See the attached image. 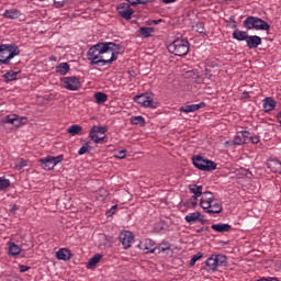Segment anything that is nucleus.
<instances>
[{
	"label": "nucleus",
	"mask_w": 281,
	"mask_h": 281,
	"mask_svg": "<svg viewBox=\"0 0 281 281\" xmlns=\"http://www.w3.org/2000/svg\"><path fill=\"white\" fill-rule=\"evenodd\" d=\"M122 52V45L113 42H99L89 48L87 58L90 65H97L98 67H105V65H113L117 60Z\"/></svg>",
	"instance_id": "1"
},
{
	"label": "nucleus",
	"mask_w": 281,
	"mask_h": 281,
	"mask_svg": "<svg viewBox=\"0 0 281 281\" xmlns=\"http://www.w3.org/2000/svg\"><path fill=\"white\" fill-rule=\"evenodd\" d=\"M227 265V256L225 255H212L205 260L204 271L206 273H216L218 267H225Z\"/></svg>",
	"instance_id": "2"
},
{
	"label": "nucleus",
	"mask_w": 281,
	"mask_h": 281,
	"mask_svg": "<svg viewBox=\"0 0 281 281\" xmlns=\"http://www.w3.org/2000/svg\"><path fill=\"white\" fill-rule=\"evenodd\" d=\"M21 50H19V46L14 44H2L0 45V63L2 65H10V60L14 58V56H19Z\"/></svg>",
	"instance_id": "3"
},
{
	"label": "nucleus",
	"mask_w": 281,
	"mask_h": 281,
	"mask_svg": "<svg viewBox=\"0 0 281 281\" xmlns=\"http://www.w3.org/2000/svg\"><path fill=\"white\" fill-rule=\"evenodd\" d=\"M168 50L175 56H188L190 42L186 38H178L168 45Z\"/></svg>",
	"instance_id": "4"
},
{
	"label": "nucleus",
	"mask_w": 281,
	"mask_h": 281,
	"mask_svg": "<svg viewBox=\"0 0 281 281\" xmlns=\"http://www.w3.org/2000/svg\"><path fill=\"white\" fill-rule=\"evenodd\" d=\"M212 201H214V193L206 191L200 199V206L206 214H221L223 212V205L217 206V209L212 207Z\"/></svg>",
	"instance_id": "5"
},
{
	"label": "nucleus",
	"mask_w": 281,
	"mask_h": 281,
	"mask_svg": "<svg viewBox=\"0 0 281 281\" xmlns=\"http://www.w3.org/2000/svg\"><path fill=\"white\" fill-rule=\"evenodd\" d=\"M243 25L246 30L268 31L271 29V25H269V23H267L265 20L256 18L254 15H249L248 18H246Z\"/></svg>",
	"instance_id": "6"
},
{
	"label": "nucleus",
	"mask_w": 281,
	"mask_h": 281,
	"mask_svg": "<svg viewBox=\"0 0 281 281\" xmlns=\"http://www.w3.org/2000/svg\"><path fill=\"white\" fill-rule=\"evenodd\" d=\"M192 164L198 168V170H203L204 172H212V170H216V162L201 155L193 156Z\"/></svg>",
	"instance_id": "7"
},
{
	"label": "nucleus",
	"mask_w": 281,
	"mask_h": 281,
	"mask_svg": "<svg viewBox=\"0 0 281 281\" xmlns=\"http://www.w3.org/2000/svg\"><path fill=\"white\" fill-rule=\"evenodd\" d=\"M135 102L145 106V109H157V102H155V95L150 92L138 94L135 97Z\"/></svg>",
	"instance_id": "8"
},
{
	"label": "nucleus",
	"mask_w": 281,
	"mask_h": 281,
	"mask_svg": "<svg viewBox=\"0 0 281 281\" xmlns=\"http://www.w3.org/2000/svg\"><path fill=\"white\" fill-rule=\"evenodd\" d=\"M63 159H65V156L59 155V156H46L44 158L40 159V164L43 168V170H54V168H56V166H58V164H60V161H63Z\"/></svg>",
	"instance_id": "9"
},
{
	"label": "nucleus",
	"mask_w": 281,
	"mask_h": 281,
	"mask_svg": "<svg viewBox=\"0 0 281 281\" xmlns=\"http://www.w3.org/2000/svg\"><path fill=\"white\" fill-rule=\"evenodd\" d=\"M61 82L68 91H78V89L82 88V82H80V79L75 76L64 77Z\"/></svg>",
	"instance_id": "10"
},
{
	"label": "nucleus",
	"mask_w": 281,
	"mask_h": 281,
	"mask_svg": "<svg viewBox=\"0 0 281 281\" xmlns=\"http://www.w3.org/2000/svg\"><path fill=\"white\" fill-rule=\"evenodd\" d=\"M117 14L121 16V19L131 21V19H133V14H135V10L131 8V4L122 2L117 7Z\"/></svg>",
	"instance_id": "11"
},
{
	"label": "nucleus",
	"mask_w": 281,
	"mask_h": 281,
	"mask_svg": "<svg viewBox=\"0 0 281 281\" xmlns=\"http://www.w3.org/2000/svg\"><path fill=\"white\" fill-rule=\"evenodd\" d=\"M119 240L124 249H131L133 243H135V235L131 231H123L119 235Z\"/></svg>",
	"instance_id": "12"
},
{
	"label": "nucleus",
	"mask_w": 281,
	"mask_h": 281,
	"mask_svg": "<svg viewBox=\"0 0 281 281\" xmlns=\"http://www.w3.org/2000/svg\"><path fill=\"white\" fill-rule=\"evenodd\" d=\"M98 133H100L101 135H104V133H106V127L105 126L100 127L97 125L92 126L89 133V137L92 142H94V144H100L104 139V137H99Z\"/></svg>",
	"instance_id": "13"
},
{
	"label": "nucleus",
	"mask_w": 281,
	"mask_h": 281,
	"mask_svg": "<svg viewBox=\"0 0 281 281\" xmlns=\"http://www.w3.org/2000/svg\"><path fill=\"white\" fill-rule=\"evenodd\" d=\"M156 247L157 246H155V241L153 239H144L137 245V248L145 254H155V251H157Z\"/></svg>",
	"instance_id": "14"
},
{
	"label": "nucleus",
	"mask_w": 281,
	"mask_h": 281,
	"mask_svg": "<svg viewBox=\"0 0 281 281\" xmlns=\"http://www.w3.org/2000/svg\"><path fill=\"white\" fill-rule=\"evenodd\" d=\"M235 146H243V144H249V132L241 131L237 132L234 138Z\"/></svg>",
	"instance_id": "15"
},
{
	"label": "nucleus",
	"mask_w": 281,
	"mask_h": 281,
	"mask_svg": "<svg viewBox=\"0 0 281 281\" xmlns=\"http://www.w3.org/2000/svg\"><path fill=\"white\" fill-rule=\"evenodd\" d=\"M246 45L248 49H256L259 45H262V38L258 35H248Z\"/></svg>",
	"instance_id": "16"
},
{
	"label": "nucleus",
	"mask_w": 281,
	"mask_h": 281,
	"mask_svg": "<svg viewBox=\"0 0 281 281\" xmlns=\"http://www.w3.org/2000/svg\"><path fill=\"white\" fill-rule=\"evenodd\" d=\"M189 191L191 192V194H193V201H196V199H199L200 196L201 199H203V194H205V192H203V186L199 184H189Z\"/></svg>",
	"instance_id": "17"
},
{
	"label": "nucleus",
	"mask_w": 281,
	"mask_h": 281,
	"mask_svg": "<svg viewBox=\"0 0 281 281\" xmlns=\"http://www.w3.org/2000/svg\"><path fill=\"white\" fill-rule=\"evenodd\" d=\"M199 109H205V102H200L198 104H189L180 108L181 113H194Z\"/></svg>",
	"instance_id": "18"
},
{
	"label": "nucleus",
	"mask_w": 281,
	"mask_h": 281,
	"mask_svg": "<svg viewBox=\"0 0 281 281\" xmlns=\"http://www.w3.org/2000/svg\"><path fill=\"white\" fill-rule=\"evenodd\" d=\"M267 168L277 175H281V161L278 158L268 159Z\"/></svg>",
	"instance_id": "19"
},
{
	"label": "nucleus",
	"mask_w": 281,
	"mask_h": 281,
	"mask_svg": "<svg viewBox=\"0 0 281 281\" xmlns=\"http://www.w3.org/2000/svg\"><path fill=\"white\" fill-rule=\"evenodd\" d=\"M56 258H57V260H64V262H67V261L71 260V250H69L67 248H60L56 252Z\"/></svg>",
	"instance_id": "20"
},
{
	"label": "nucleus",
	"mask_w": 281,
	"mask_h": 281,
	"mask_svg": "<svg viewBox=\"0 0 281 281\" xmlns=\"http://www.w3.org/2000/svg\"><path fill=\"white\" fill-rule=\"evenodd\" d=\"M211 228L214 229V232H217V234H225L226 232H232V225L229 224H212Z\"/></svg>",
	"instance_id": "21"
},
{
	"label": "nucleus",
	"mask_w": 281,
	"mask_h": 281,
	"mask_svg": "<svg viewBox=\"0 0 281 281\" xmlns=\"http://www.w3.org/2000/svg\"><path fill=\"white\" fill-rule=\"evenodd\" d=\"M71 69V66H69L68 63H60L58 66H56L55 71L56 74H59V76H67Z\"/></svg>",
	"instance_id": "22"
},
{
	"label": "nucleus",
	"mask_w": 281,
	"mask_h": 281,
	"mask_svg": "<svg viewBox=\"0 0 281 281\" xmlns=\"http://www.w3.org/2000/svg\"><path fill=\"white\" fill-rule=\"evenodd\" d=\"M276 100H273V98L268 97L263 100V111H266V113H269L271 111H273L276 109Z\"/></svg>",
	"instance_id": "23"
},
{
	"label": "nucleus",
	"mask_w": 281,
	"mask_h": 281,
	"mask_svg": "<svg viewBox=\"0 0 281 281\" xmlns=\"http://www.w3.org/2000/svg\"><path fill=\"white\" fill-rule=\"evenodd\" d=\"M2 16H4V19H11V20L19 19V16H21V11L18 9H9L4 11Z\"/></svg>",
	"instance_id": "24"
},
{
	"label": "nucleus",
	"mask_w": 281,
	"mask_h": 281,
	"mask_svg": "<svg viewBox=\"0 0 281 281\" xmlns=\"http://www.w3.org/2000/svg\"><path fill=\"white\" fill-rule=\"evenodd\" d=\"M200 216H201V212L195 211L193 213L186 215L184 221H187L189 225H194V223H199Z\"/></svg>",
	"instance_id": "25"
},
{
	"label": "nucleus",
	"mask_w": 281,
	"mask_h": 281,
	"mask_svg": "<svg viewBox=\"0 0 281 281\" xmlns=\"http://www.w3.org/2000/svg\"><path fill=\"white\" fill-rule=\"evenodd\" d=\"M248 34L245 31H240V30H235L233 32V38H235V41H247Z\"/></svg>",
	"instance_id": "26"
},
{
	"label": "nucleus",
	"mask_w": 281,
	"mask_h": 281,
	"mask_svg": "<svg viewBox=\"0 0 281 281\" xmlns=\"http://www.w3.org/2000/svg\"><path fill=\"white\" fill-rule=\"evenodd\" d=\"M9 256H19L21 254V247L19 245L10 241L9 244Z\"/></svg>",
	"instance_id": "27"
},
{
	"label": "nucleus",
	"mask_w": 281,
	"mask_h": 281,
	"mask_svg": "<svg viewBox=\"0 0 281 281\" xmlns=\"http://www.w3.org/2000/svg\"><path fill=\"white\" fill-rule=\"evenodd\" d=\"M186 78L195 79V82H198V85H201V82H203V77H201V75L196 74L194 70L187 71L186 72Z\"/></svg>",
	"instance_id": "28"
},
{
	"label": "nucleus",
	"mask_w": 281,
	"mask_h": 281,
	"mask_svg": "<svg viewBox=\"0 0 281 281\" xmlns=\"http://www.w3.org/2000/svg\"><path fill=\"white\" fill-rule=\"evenodd\" d=\"M94 100L97 104H104V102L109 100V95H106V93L104 92H97L94 93Z\"/></svg>",
	"instance_id": "29"
},
{
	"label": "nucleus",
	"mask_w": 281,
	"mask_h": 281,
	"mask_svg": "<svg viewBox=\"0 0 281 281\" xmlns=\"http://www.w3.org/2000/svg\"><path fill=\"white\" fill-rule=\"evenodd\" d=\"M16 76H19V71L10 70L3 75V78H4L5 82H12V81L16 80Z\"/></svg>",
	"instance_id": "30"
},
{
	"label": "nucleus",
	"mask_w": 281,
	"mask_h": 281,
	"mask_svg": "<svg viewBox=\"0 0 281 281\" xmlns=\"http://www.w3.org/2000/svg\"><path fill=\"white\" fill-rule=\"evenodd\" d=\"M81 131L82 126L78 124L71 125L67 128V133H69V135H72V137H75V135H78Z\"/></svg>",
	"instance_id": "31"
},
{
	"label": "nucleus",
	"mask_w": 281,
	"mask_h": 281,
	"mask_svg": "<svg viewBox=\"0 0 281 281\" xmlns=\"http://www.w3.org/2000/svg\"><path fill=\"white\" fill-rule=\"evenodd\" d=\"M4 124H13V126H19L16 123V114H9L3 119Z\"/></svg>",
	"instance_id": "32"
},
{
	"label": "nucleus",
	"mask_w": 281,
	"mask_h": 281,
	"mask_svg": "<svg viewBox=\"0 0 281 281\" xmlns=\"http://www.w3.org/2000/svg\"><path fill=\"white\" fill-rule=\"evenodd\" d=\"M153 32H155V30L153 27H140L139 29V33L142 34V36H144V38H149V36L153 35Z\"/></svg>",
	"instance_id": "33"
},
{
	"label": "nucleus",
	"mask_w": 281,
	"mask_h": 281,
	"mask_svg": "<svg viewBox=\"0 0 281 281\" xmlns=\"http://www.w3.org/2000/svg\"><path fill=\"white\" fill-rule=\"evenodd\" d=\"M100 260H102V255L97 254L92 258H90L88 266L95 267V265H98V262H100Z\"/></svg>",
	"instance_id": "34"
},
{
	"label": "nucleus",
	"mask_w": 281,
	"mask_h": 281,
	"mask_svg": "<svg viewBox=\"0 0 281 281\" xmlns=\"http://www.w3.org/2000/svg\"><path fill=\"white\" fill-rule=\"evenodd\" d=\"M131 123L134 125L140 124L144 126L146 124V120L143 116H132Z\"/></svg>",
	"instance_id": "35"
},
{
	"label": "nucleus",
	"mask_w": 281,
	"mask_h": 281,
	"mask_svg": "<svg viewBox=\"0 0 281 281\" xmlns=\"http://www.w3.org/2000/svg\"><path fill=\"white\" fill-rule=\"evenodd\" d=\"M8 188H10V179L0 177V190H8Z\"/></svg>",
	"instance_id": "36"
},
{
	"label": "nucleus",
	"mask_w": 281,
	"mask_h": 281,
	"mask_svg": "<svg viewBox=\"0 0 281 281\" xmlns=\"http://www.w3.org/2000/svg\"><path fill=\"white\" fill-rule=\"evenodd\" d=\"M128 3V5H146L148 3V0H125Z\"/></svg>",
	"instance_id": "37"
},
{
	"label": "nucleus",
	"mask_w": 281,
	"mask_h": 281,
	"mask_svg": "<svg viewBox=\"0 0 281 281\" xmlns=\"http://www.w3.org/2000/svg\"><path fill=\"white\" fill-rule=\"evenodd\" d=\"M168 249H170V244H168V243H162L159 246H156V251H158V254L168 251Z\"/></svg>",
	"instance_id": "38"
},
{
	"label": "nucleus",
	"mask_w": 281,
	"mask_h": 281,
	"mask_svg": "<svg viewBox=\"0 0 281 281\" xmlns=\"http://www.w3.org/2000/svg\"><path fill=\"white\" fill-rule=\"evenodd\" d=\"M201 258H203V254L201 252L193 255L190 260V267H194V265H196L198 260H201Z\"/></svg>",
	"instance_id": "39"
},
{
	"label": "nucleus",
	"mask_w": 281,
	"mask_h": 281,
	"mask_svg": "<svg viewBox=\"0 0 281 281\" xmlns=\"http://www.w3.org/2000/svg\"><path fill=\"white\" fill-rule=\"evenodd\" d=\"M194 29L199 34H205V24L203 22H198Z\"/></svg>",
	"instance_id": "40"
},
{
	"label": "nucleus",
	"mask_w": 281,
	"mask_h": 281,
	"mask_svg": "<svg viewBox=\"0 0 281 281\" xmlns=\"http://www.w3.org/2000/svg\"><path fill=\"white\" fill-rule=\"evenodd\" d=\"M53 1H54L53 2L54 8H57V9L64 8L65 4L67 3V0H53Z\"/></svg>",
	"instance_id": "41"
},
{
	"label": "nucleus",
	"mask_w": 281,
	"mask_h": 281,
	"mask_svg": "<svg viewBox=\"0 0 281 281\" xmlns=\"http://www.w3.org/2000/svg\"><path fill=\"white\" fill-rule=\"evenodd\" d=\"M126 149L119 150L114 157L115 159H126Z\"/></svg>",
	"instance_id": "42"
},
{
	"label": "nucleus",
	"mask_w": 281,
	"mask_h": 281,
	"mask_svg": "<svg viewBox=\"0 0 281 281\" xmlns=\"http://www.w3.org/2000/svg\"><path fill=\"white\" fill-rule=\"evenodd\" d=\"M87 153H89V147H87V145H83V146L78 150V155H80V156L87 155Z\"/></svg>",
	"instance_id": "43"
},
{
	"label": "nucleus",
	"mask_w": 281,
	"mask_h": 281,
	"mask_svg": "<svg viewBox=\"0 0 281 281\" xmlns=\"http://www.w3.org/2000/svg\"><path fill=\"white\" fill-rule=\"evenodd\" d=\"M249 142H251V144H259L260 143V136H258V135L249 136Z\"/></svg>",
	"instance_id": "44"
},
{
	"label": "nucleus",
	"mask_w": 281,
	"mask_h": 281,
	"mask_svg": "<svg viewBox=\"0 0 281 281\" xmlns=\"http://www.w3.org/2000/svg\"><path fill=\"white\" fill-rule=\"evenodd\" d=\"M223 204H221V202H218V200H216V198H214L213 195V200H212V203H211V207H216L218 209V206H221Z\"/></svg>",
	"instance_id": "45"
},
{
	"label": "nucleus",
	"mask_w": 281,
	"mask_h": 281,
	"mask_svg": "<svg viewBox=\"0 0 281 281\" xmlns=\"http://www.w3.org/2000/svg\"><path fill=\"white\" fill-rule=\"evenodd\" d=\"M115 210H117V205H113L110 211L106 212V216H113V214H115Z\"/></svg>",
	"instance_id": "46"
},
{
	"label": "nucleus",
	"mask_w": 281,
	"mask_h": 281,
	"mask_svg": "<svg viewBox=\"0 0 281 281\" xmlns=\"http://www.w3.org/2000/svg\"><path fill=\"white\" fill-rule=\"evenodd\" d=\"M19 269H20V273H25L30 269V267L25 265H20Z\"/></svg>",
	"instance_id": "47"
},
{
	"label": "nucleus",
	"mask_w": 281,
	"mask_h": 281,
	"mask_svg": "<svg viewBox=\"0 0 281 281\" xmlns=\"http://www.w3.org/2000/svg\"><path fill=\"white\" fill-rule=\"evenodd\" d=\"M198 222L201 223V225H205L206 221L203 214L200 213V218L198 220Z\"/></svg>",
	"instance_id": "48"
},
{
	"label": "nucleus",
	"mask_w": 281,
	"mask_h": 281,
	"mask_svg": "<svg viewBox=\"0 0 281 281\" xmlns=\"http://www.w3.org/2000/svg\"><path fill=\"white\" fill-rule=\"evenodd\" d=\"M19 121L21 126H23V124H27V117H19Z\"/></svg>",
	"instance_id": "49"
},
{
	"label": "nucleus",
	"mask_w": 281,
	"mask_h": 281,
	"mask_svg": "<svg viewBox=\"0 0 281 281\" xmlns=\"http://www.w3.org/2000/svg\"><path fill=\"white\" fill-rule=\"evenodd\" d=\"M160 1H161V3H165L166 5L177 2V0H160Z\"/></svg>",
	"instance_id": "50"
},
{
	"label": "nucleus",
	"mask_w": 281,
	"mask_h": 281,
	"mask_svg": "<svg viewBox=\"0 0 281 281\" xmlns=\"http://www.w3.org/2000/svg\"><path fill=\"white\" fill-rule=\"evenodd\" d=\"M231 21L234 23L233 30H236V27H238V24L236 23V19L234 16H231Z\"/></svg>",
	"instance_id": "51"
},
{
	"label": "nucleus",
	"mask_w": 281,
	"mask_h": 281,
	"mask_svg": "<svg viewBox=\"0 0 281 281\" xmlns=\"http://www.w3.org/2000/svg\"><path fill=\"white\" fill-rule=\"evenodd\" d=\"M201 232H210V227H201L200 229H198V234H201Z\"/></svg>",
	"instance_id": "52"
},
{
	"label": "nucleus",
	"mask_w": 281,
	"mask_h": 281,
	"mask_svg": "<svg viewBox=\"0 0 281 281\" xmlns=\"http://www.w3.org/2000/svg\"><path fill=\"white\" fill-rule=\"evenodd\" d=\"M225 145H226V146H236V143H235L234 139H233V140H227V142L225 143Z\"/></svg>",
	"instance_id": "53"
},
{
	"label": "nucleus",
	"mask_w": 281,
	"mask_h": 281,
	"mask_svg": "<svg viewBox=\"0 0 281 281\" xmlns=\"http://www.w3.org/2000/svg\"><path fill=\"white\" fill-rule=\"evenodd\" d=\"M241 97L244 98V100H247V98H249V92L244 91V92L241 93Z\"/></svg>",
	"instance_id": "54"
},
{
	"label": "nucleus",
	"mask_w": 281,
	"mask_h": 281,
	"mask_svg": "<svg viewBox=\"0 0 281 281\" xmlns=\"http://www.w3.org/2000/svg\"><path fill=\"white\" fill-rule=\"evenodd\" d=\"M19 210V205L14 204L12 207H11V212L14 214V212H18Z\"/></svg>",
	"instance_id": "55"
},
{
	"label": "nucleus",
	"mask_w": 281,
	"mask_h": 281,
	"mask_svg": "<svg viewBox=\"0 0 281 281\" xmlns=\"http://www.w3.org/2000/svg\"><path fill=\"white\" fill-rule=\"evenodd\" d=\"M161 21H164V20H161V19H159V20H154V21H153V24H154V25H159V23H161Z\"/></svg>",
	"instance_id": "56"
},
{
	"label": "nucleus",
	"mask_w": 281,
	"mask_h": 281,
	"mask_svg": "<svg viewBox=\"0 0 281 281\" xmlns=\"http://www.w3.org/2000/svg\"><path fill=\"white\" fill-rule=\"evenodd\" d=\"M15 124H18V125H14V126H16V127L21 126V121L19 120V115H16Z\"/></svg>",
	"instance_id": "57"
},
{
	"label": "nucleus",
	"mask_w": 281,
	"mask_h": 281,
	"mask_svg": "<svg viewBox=\"0 0 281 281\" xmlns=\"http://www.w3.org/2000/svg\"><path fill=\"white\" fill-rule=\"evenodd\" d=\"M257 281H269V277L260 278V279H258Z\"/></svg>",
	"instance_id": "58"
},
{
	"label": "nucleus",
	"mask_w": 281,
	"mask_h": 281,
	"mask_svg": "<svg viewBox=\"0 0 281 281\" xmlns=\"http://www.w3.org/2000/svg\"><path fill=\"white\" fill-rule=\"evenodd\" d=\"M193 207H196L198 203L196 202H192Z\"/></svg>",
	"instance_id": "59"
}]
</instances>
